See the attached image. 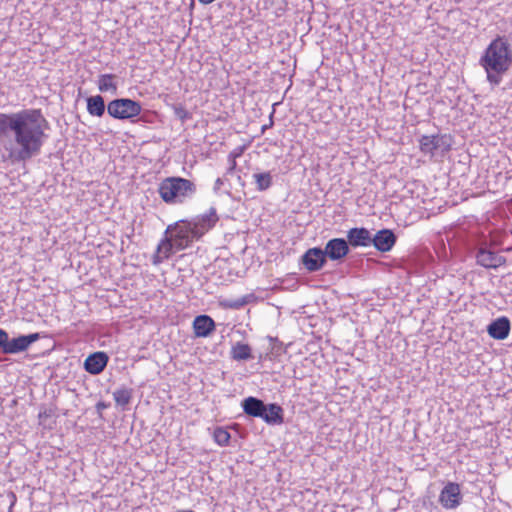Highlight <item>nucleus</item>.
<instances>
[{
    "label": "nucleus",
    "instance_id": "obj_1",
    "mask_svg": "<svg viewBox=\"0 0 512 512\" xmlns=\"http://www.w3.org/2000/svg\"><path fill=\"white\" fill-rule=\"evenodd\" d=\"M49 128L41 109L0 113V138L9 140L5 149L13 162H26L39 155L48 139Z\"/></svg>",
    "mask_w": 512,
    "mask_h": 512
},
{
    "label": "nucleus",
    "instance_id": "obj_2",
    "mask_svg": "<svg viewBox=\"0 0 512 512\" xmlns=\"http://www.w3.org/2000/svg\"><path fill=\"white\" fill-rule=\"evenodd\" d=\"M487 74V80L494 86L499 85L502 75L512 64V49L505 36H497L485 49L479 60Z\"/></svg>",
    "mask_w": 512,
    "mask_h": 512
},
{
    "label": "nucleus",
    "instance_id": "obj_3",
    "mask_svg": "<svg viewBox=\"0 0 512 512\" xmlns=\"http://www.w3.org/2000/svg\"><path fill=\"white\" fill-rule=\"evenodd\" d=\"M158 193L166 204H185L195 197L197 185L195 182L183 177H167L160 182Z\"/></svg>",
    "mask_w": 512,
    "mask_h": 512
},
{
    "label": "nucleus",
    "instance_id": "obj_4",
    "mask_svg": "<svg viewBox=\"0 0 512 512\" xmlns=\"http://www.w3.org/2000/svg\"><path fill=\"white\" fill-rule=\"evenodd\" d=\"M141 111V104L129 98H117L107 105L108 114L118 120H132L138 117Z\"/></svg>",
    "mask_w": 512,
    "mask_h": 512
},
{
    "label": "nucleus",
    "instance_id": "obj_5",
    "mask_svg": "<svg viewBox=\"0 0 512 512\" xmlns=\"http://www.w3.org/2000/svg\"><path fill=\"white\" fill-rule=\"evenodd\" d=\"M165 233L170 234L169 237L174 242L176 250H183L189 247L195 239H199L194 236V230L187 220H182L174 225H169Z\"/></svg>",
    "mask_w": 512,
    "mask_h": 512
},
{
    "label": "nucleus",
    "instance_id": "obj_6",
    "mask_svg": "<svg viewBox=\"0 0 512 512\" xmlns=\"http://www.w3.org/2000/svg\"><path fill=\"white\" fill-rule=\"evenodd\" d=\"M419 142L420 150L431 156L438 152L444 154L451 149V138L447 135L422 136Z\"/></svg>",
    "mask_w": 512,
    "mask_h": 512
},
{
    "label": "nucleus",
    "instance_id": "obj_7",
    "mask_svg": "<svg viewBox=\"0 0 512 512\" xmlns=\"http://www.w3.org/2000/svg\"><path fill=\"white\" fill-rule=\"evenodd\" d=\"M40 339L39 333H31L28 335H20L10 338L7 333V339L4 343L3 354H18L26 351L34 342Z\"/></svg>",
    "mask_w": 512,
    "mask_h": 512
},
{
    "label": "nucleus",
    "instance_id": "obj_8",
    "mask_svg": "<svg viewBox=\"0 0 512 512\" xmlns=\"http://www.w3.org/2000/svg\"><path fill=\"white\" fill-rule=\"evenodd\" d=\"M218 220L216 209L211 207L207 213L188 221V223L194 230V236L201 238L207 231L215 226Z\"/></svg>",
    "mask_w": 512,
    "mask_h": 512
},
{
    "label": "nucleus",
    "instance_id": "obj_9",
    "mask_svg": "<svg viewBox=\"0 0 512 512\" xmlns=\"http://www.w3.org/2000/svg\"><path fill=\"white\" fill-rule=\"evenodd\" d=\"M327 263V258L322 248H309L301 257V264L308 272L321 270Z\"/></svg>",
    "mask_w": 512,
    "mask_h": 512
},
{
    "label": "nucleus",
    "instance_id": "obj_10",
    "mask_svg": "<svg viewBox=\"0 0 512 512\" xmlns=\"http://www.w3.org/2000/svg\"><path fill=\"white\" fill-rule=\"evenodd\" d=\"M462 495L460 486L454 482H448L442 489L439 502L446 509H454L460 505Z\"/></svg>",
    "mask_w": 512,
    "mask_h": 512
},
{
    "label": "nucleus",
    "instance_id": "obj_11",
    "mask_svg": "<svg viewBox=\"0 0 512 512\" xmlns=\"http://www.w3.org/2000/svg\"><path fill=\"white\" fill-rule=\"evenodd\" d=\"M327 259L338 261L346 257L350 251L349 244L343 238H333L326 243L323 249Z\"/></svg>",
    "mask_w": 512,
    "mask_h": 512
},
{
    "label": "nucleus",
    "instance_id": "obj_12",
    "mask_svg": "<svg viewBox=\"0 0 512 512\" xmlns=\"http://www.w3.org/2000/svg\"><path fill=\"white\" fill-rule=\"evenodd\" d=\"M396 240L397 237L392 230L382 229L372 236L371 244L380 252H388L393 248Z\"/></svg>",
    "mask_w": 512,
    "mask_h": 512
},
{
    "label": "nucleus",
    "instance_id": "obj_13",
    "mask_svg": "<svg viewBox=\"0 0 512 512\" xmlns=\"http://www.w3.org/2000/svg\"><path fill=\"white\" fill-rule=\"evenodd\" d=\"M109 357L105 352L90 354L84 361V369L91 375H98L106 368Z\"/></svg>",
    "mask_w": 512,
    "mask_h": 512
},
{
    "label": "nucleus",
    "instance_id": "obj_14",
    "mask_svg": "<svg viewBox=\"0 0 512 512\" xmlns=\"http://www.w3.org/2000/svg\"><path fill=\"white\" fill-rule=\"evenodd\" d=\"M477 263L485 268H498L505 264L506 259L486 248H480L476 253Z\"/></svg>",
    "mask_w": 512,
    "mask_h": 512
},
{
    "label": "nucleus",
    "instance_id": "obj_15",
    "mask_svg": "<svg viewBox=\"0 0 512 512\" xmlns=\"http://www.w3.org/2000/svg\"><path fill=\"white\" fill-rule=\"evenodd\" d=\"M511 330V323L510 320L505 317H499L495 320H493L488 326H487V332L493 339L496 340H504L508 337Z\"/></svg>",
    "mask_w": 512,
    "mask_h": 512
},
{
    "label": "nucleus",
    "instance_id": "obj_16",
    "mask_svg": "<svg viewBox=\"0 0 512 512\" xmlns=\"http://www.w3.org/2000/svg\"><path fill=\"white\" fill-rule=\"evenodd\" d=\"M372 235L364 227L352 228L347 232V243L352 247H367L371 245Z\"/></svg>",
    "mask_w": 512,
    "mask_h": 512
},
{
    "label": "nucleus",
    "instance_id": "obj_17",
    "mask_svg": "<svg viewBox=\"0 0 512 512\" xmlns=\"http://www.w3.org/2000/svg\"><path fill=\"white\" fill-rule=\"evenodd\" d=\"M215 322L208 315L196 316L193 321V329L196 337H208L215 330Z\"/></svg>",
    "mask_w": 512,
    "mask_h": 512
},
{
    "label": "nucleus",
    "instance_id": "obj_18",
    "mask_svg": "<svg viewBox=\"0 0 512 512\" xmlns=\"http://www.w3.org/2000/svg\"><path fill=\"white\" fill-rule=\"evenodd\" d=\"M265 405L263 400L253 396H249L241 402V407L246 415L261 419L265 412Z\"/></svg>",
    "mask_w": 512,
    "mask_h": 512
},
{
    "label": "nucleus",
    "instance_id": "obj_19",
    "mask_svg": "<svg viewBox=\"0 0 512 512\" xmlns=\"http://www.w3.org/2000/svg\"><path fill=\"white\" fill-rule=\"evenodd\" d=\"M262 420L269 425H279L284 421L283 409L277 403L266 404Z\"/></svg>",
    "mask_w": 512,
    "mask_h": 512
},
{
    "label": "nucleus",
    "instance_id": "obj_20",
    "mask_svg": "<svg viewBox=\"0 0 512 512\" xmlns=\"http://www.w3.org/2000/svg\"><path fill=\"white\" fill-rule=\"evenodd\" d=\"M175 251L174 242L169 236H166L157 246L156 254L153 256V263L159 264L164 259H168Z\"/></svg>",
    "mask_w": 512,
    "mask_h": 512
},
{
    "label": "nucleus",
    "instance_id": "obj_21",
    "mask_svg": "<svg viewBox=\"0 0 512 512\" xmlns=\"http://www.w3.org/2000/svg\"><path fill=\"white\" fill-rule=\"evenodd\" d=\"M86 102L87 111L91 116L102 117L105 114V101L101 95L89 96Z\"/></svg>",
    "mask_w": 512,
    "mask_h": 512
},
{
    "label": "nucleus",
    "instance_id": "obj_22",
    "mask_svg": "<svg viewBox=\"0 0 512 512\" xmlns=\"http://www.w3.org/2000/svg\"><path fill=\"white\" fill-rule=\"evenodd\" d=\"M116 78L115 74H101L97 80L99 91L102 93L110 92L115 95L118 90L117 83L115 82Z\"/></svg>",
    "mask_w": 512,
    "mask_h": 512
},
{
    "label": "nucleus",
    "instance_id": "obj_23",
    "mask_svg": "<svg viewBox=\"0 0 512 512\" xmlns=\"http://www.w3.org/2000/svg\"><path fill=\"white\" fill-rule=\"evenodd\" d=\"M231 357L236 361H246L252 358L251 347L248 344L237 342L231 349Z\"/></svg>",
    "mask_w": 512,
    "mask_h": 512
},
{
    "label": "nucleus",
    "instance_id": "obj_24",
    "mask_svg": "<svg viewBox=\"0 0 512 512\" xmlns=\"http://www.w3.org/2000/svg\"><path fill=\"white\" fill-rule=\"evenodd\" d=\"M253 178L258 191H265L269 189L273 183V178L270 172L255 173L253 174Z\"/></svg>",
    "mask_w": 512,
    "mask_h": 512
},
{
    "label": "nucleus",
    "instance_id": "obj_25",
    "mask_svg": "<svg viewBox=\"0 0 512 512\" xmlns=\"http://www.w3.org/2000/svg\"><path fill=\"white\" fill-rule=\"evenodd\" d=\"M113 397L117 405L125 407L127 406L132 398V389L120 388L113 392Z\"/></svg>",
    "mask_w": 512,
    "mask_h": 512
},
{
    "label": "nucleus",
    "instance_id": "obj_26",
    "mask_svg": "<svg viewBox=\"0 0 512 512\" xmlns=\"http://www.w3.org/2000/svg\"><path fill=\"white\" fill-rule=\"evenodd\" d=\"M214 441L220 446H227L231 438L230 433L223 427H217L213 433Z\"/></svg>",
    "mask_w": 512,
    "mask_h": 512
},
{
    "label": "nucleus",
    "instance_id": "obj_27",
    "mask_svg": "<svg viewBox=\"0 0 512 512\" xmlns=\"http://www.w3.org/2000/svg\"><path fill=\"white\" fill-rule=\"evenodd\" d=\"M174 115L181 120V122H185L186 120L191 118V113L188 112L185 107L181 104H177L173 106Z\"/></svg>",
    "mask_w": 512,
    "mask_h": 512
},
{
    "label": "nucleus",
    "instance_id": "obj_28",
    "mask_svg": "<svg viewBox=\"0 0 512 512\" xmlns=\"http://www.w3.org/2000/svg\"><path fill=\"white\" fill-rule=\"evenodd\" d=\"M7 339V332L0 328V351L3 353L4 343Z\"/></svg>",
    "mask_w": 512,
    "mask_h": 512
},
{
    "label": "nucleus",
    "instance_id": "obj_29",
    "mask_svg": "<svg viewBox=\"0 0 512 512\" xmlns=\"http://www.w3.org/2000/svg\"><path fill=\"white\" fill-rule=\"evenodd\" d=\"M236 155H229V161H230V166L227 170V174H230L233 172V170L236 168Z\"/></svg>",
    "mask_w": 512,
    "mask_h": 512
},
{
    "label": "nucleus",
    "instance_id": "obj_30",
    "mask_svg": "<svg viewBox=\"0 0 512 512\" xmlns=\"http://www.w3.org/2000/svg\"><path fill=\"white\" fill-rule=\"evenodd\" d=\"M223 185V179L222 178H217L215 183H214V187H213V190L217 193L220 191L221 187Z\"/></svg>",
    "mask_w": 512,
    "mask_h": 512
},
{
    "label": "nucleus",
    "instance_id": "obj_31",
    "mask_svg": "<svg viewBox=\"0 0 512 512\" xmlns=\"http://www.w3.org/2000/svg\"><path fill=\"white\" fill-rule=\"evenodd\" d=\"M51 414H52V410L45 409V410L39 412L38 417H39L40 420H42L44 418L50 417Z\"/></svg>",
    "mask_w": 512,
    "mask_h": 512
},
{
    "label": "nucleus",
    "instance_id": "obj_32",
    "mask_svg": "<svg viewBox=\"0 0 512 512\" xmlns=\"http://www.w3.org/2000/svg\"><path fill=\"white\" fill-rule=\"evenodd\" d=\"M96 408H97V410H101V409L106 408V405L103 402H99V403H97Z\"/></svg>",
    "mask_w": 512,
    "mask_h": 512
},
{
    "label": "nucleus",
    "instance_id": "obj_33",
    "mask_svg": "<svg viewBox=\"0 0 512 512\" xmlns=\"http://www.w3.org/2000/svg\"><path fill=\"white\" fill-rule=\"evenodd\" d=\"M240 154H241V151H239V152H232L229 155H236V157H238Z\"/></svg>",
    "mask_w": 512,
    "mask_h": 512
},
{
    "label": "nucleus",
    "instance_id": "obj_34",
    "mask_svg": "<svg viewBox=\"0 0 512 512\" xmlns=\"http://www.w3.org/2000/svg\"><path fill=\"white\" fill-rule=\"evenodd\" d=\"M177 512H194V511H192V510H179Z\"/></svg>",
    "mask_w": 512,
    "mask_h": 512
}]
</instances>
